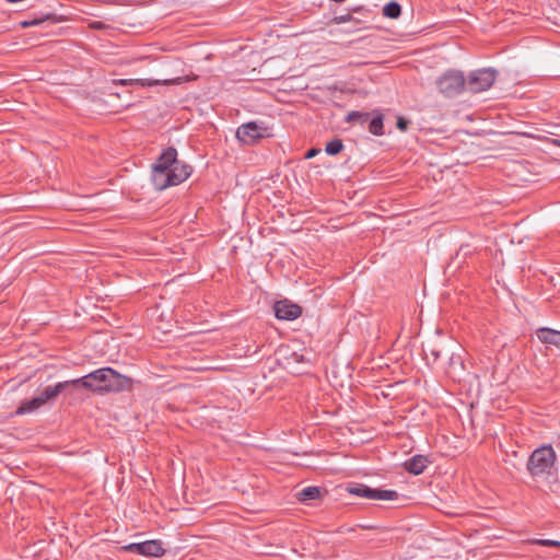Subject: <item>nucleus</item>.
I'll use <instances>...</instances> for the list:
<instances>
[{
  "mask_svg": "<svg viewBox=\"0 0 560 560\" xmlns=\"http://www.w3.org/2000/svg\"><path fill=\"white\" fill-rule=\"evenodd\" d=\"M448 362L446 373L451 376L459 375L465 370L463 358L459 353L448 352Z\"/></svg>",
  "mask_w": 560,
  "mask_h": 560,
  "instance_id": "f3484780",
  "label": "nucleus"
},
{
  "mask_svg": "<svg viewBox=\"0 0 560 560\" xmlns=\"http://www.w3.org/2000/svg\"><path fill=\"white\" fill-rule=\"evenodd\" d=\"M410 125V121L406 119L402 116L397 117L396 127L401 131L406 132L408 130V127Z\"/></svg>",
  "mask_w": 560,
  "mask_h": 560,
  "instance_id": "bb28decb",
  "label": "nucleus"
},
{
  "mask_svg": "<svg viewBox=\"0 0 560 560\" xmlns=\"http://www.w3.org/2000/svg\"><path fill=\"white\" fill-rule=\"evenodd\" d=\"M355 22V23H360L362 20L361 19H358V18H354L351 12H350V9L348 10V12L343 13V14H339V15H335L332 18V23L334 24H343V23H347V22Z\"/></svg>",
  "mask_w": 560,
  "mask_h": 560,
  "instance_id": "b1692460",
  "label": "nucleus"
},
{
  "mask_svg": "<svg viewBox=\"0 0 560 560\" xmlns=\"http://www.w3.org/2000/svg\"><path fill=\"white\" fill-rule=\"evenodd\" d=\"M327 494V490L317 487V486H308L301 491L296 492L295 498L299 502L307 503L314 500H320Z\"/></svg>",
  "mask_w": 560,
  "mask_h": 560,
  "instance_id": "ddd939ff",
  "label": "nucleus"
},
{
  "mask_svg": "<svg viewBox=\"0 0 560 560\" xmlns=\"http://www.w3.org/2000/svg\"><path fill=\"white\" fill-rule=\"evenodd\" d=\"M536 545L544 546V547H556L560 548V541L553 540V539H537L535 540Z\"/></svg>",
  "mask_w": 560,
  "mask_h": 560,
  "instance_id": "393cba45",
  "label": "nucleus"
},
{
  "mask_svg": "<svg viewBox=\"0 0 560 560\" xmlns=\"http://www.w3.org/2000/svg\"><path fill=\"white\" fill-rule=\"evenodd\" d=\"M124 550L145 557H162L165 549L161 540H147L143 542H131L124 547Z\"/></svg>",
  "mask_w": 560,
  "mask_h": 560,
  "instance_id": "1a4fd4ad",
  "label": "nucleus"
},
{
  "mask_svg": "<svg viewBox=\"0 0 560 560\" xmlns=\"http://www.w3.org/2000/svg\"><path fill=\"white\" fill-rule=\"evenodd\" d=\"M371 115L372 114L368 112L352 110L347 114L345 121L348 124H359L364 126L365 124H369Z\"/></svg>",
  "mask_w": 560,
  "mask_h": 560,
  "instance_id": "aec40b11",
  "label": "nucleus"
},
{
  "mask_svg": "<svg viewBox=\"0 0 560 560\" xmlns=\"http://www.w3.org/2000/svg\"><path fill=\"white\" fill-rule=\"evenodd\" d=\"M498 75L492 68H483L471 71L466 79V89L471 93H480L490 89Z\"/></svg>",
  "mask_w": 560,
  "mask_h": 560,
  "instance_id": "39448f33",
  "label": "nucleus"
},
{
  "mask_svg": "<svg viewBox=\"0 0 560 560\" xmlns=\"http://www.w3.org/2000/svg\"><path fill=\"white\" fill-rule=\"evenodd\" d=\"M557 455L551 445H544L536 448L527 460V470L529 475L538 479H548L556 475Z\"/></svg>",
  "mask_w": 560,
  "mask_h": 560,
  "instance_id": "f03ea898",
  "label": "nucleus"
},
{
  "mask_svg": "<svg viewBox=\"0 0 560 560\" xmlns=\"http://www.w3.org/2000/svg\"><path fill=\"white\" fill-rule=\"evenodd\" d=\"M471 254H472V250L470 248V245L463 244V245H460L459 249L456 253V258L463 256V258L465 259L466 257L470 256Z\"/></svg>",
  "mask_w": 560,
  "mask_h": 560,
  "instance_id": "a878e982",
  "label": "nucleus"
},
{
  "mask_svg": "<svg viewBox=\"0 0 560 560\" xmlns=\"http://www.w3.org/2000/svg\"><path fill=\"white\" fill-rule=\"evenodd\" d=\"M401 14V7L396 1H390L383 8V15L388 19H398Z\"/></svg>",
  "mask_w": 560,
  "mask_h": 560,
  "instance_id": "4be33fe9",
  "label": "nucleus"
},
{
  "mask_svg": "<svg viewBox=\"0 0 560 560\" xmlns=\"http://www.w3.org/2000/svg\"><path fill=\"white\" fill-rule=\"evenodd\" d=\"M177 150L168 147L162 151L155 162L152 164L151 182L154 188L161 191L163 179L168 174L170 168L176 162Z\"/></svg>",
  "mask_w": 560,
  "mask_h": 560,
  "instance_id": "7ed1b4c3",
  "label": "nucleus"
},
{
  "mask_svg": "<svg viewBox=\"0 0 560 560\" xmlns=\"http://www.w3.org/2000/svg\"><path fill=\"white\" fill-rule=\"evenodd\" d=\"M288 360L292 361V362H295V363H303L306 361L305 357L301 353H298V352H292L289 357H288Z\"/></svg>",
  "mask_w": 560,
  "mask_h": 560,
  "instance_id": "c85d7f7f",
  "label": "nucleus"
},
{
  "mask_svg": "<svg viewBox=\"0 0 560 560\" xmlns=\"http://www.w3.org/2000/svg\"><path fill=\"white\" fill-rule=\"evenodd\" d=\"M536 336L541 343L551 345L560 349V331L548 327H540L536 330Z\"/></svg>",
  "mask_w": 560,
  "mask_h": 560,
  "instance_id": "dca6fc26",
  "label": "nucleus"
},
{
  "mask_svg": "<svg viewBox=\"0 0 560 560\" xmlns=\"http://www.w3.org/2000/svg\"><path fill=\"white\" fill-rule=\"evenodd\" d=\"M191 174H192V166L176 158V162L172 165V167L168 171V174L163 179L161 191L171 186H177V185L182 184Z\"/></svg>",
  "mask_w": 560,
  "mask_h": 560,
  "instance_id": "6e6552de",
  "label": "nucleus"
},
{
  "mask_svg": "<svg viewBox=\"0 0 560 560\" xmlns=\"http://www.w3.org/2000/svg\"><path fill=\"white\" fill-rule=\"evenodd\" d=\"M69 387H77L75 380L63 381L55 384L54 386H47L44 390L38 395V398L42 400V404L45 405L49 400H54Z\"/></svg>",
  "mask_w": 560,
  "mask_h": 560,
  "instance_id": "9b49d317",
  "label": "nucleus"
},
{
  "mask_svg": "<svg viewBox=\"0 0 560 560\" xmlns=\"http://www.w3.org/2000/svg\"><path fill=\"white\" fill-rule=\"evenodd\" d=\"M273 312L280 320H294L302 315V307L285 299L273 304Z\"/></svg>",
  "mask_w": 560,
  "mask_h": 560,
  "instance_id": "9d476101",
  "label": "nucleus"
},
{
  "mask_svg": "<svg viewBox=\"0 0 560 560\" xmlns=\"http://www.w3.org/2000/svg\"><path fill=\"white\" fill-rule=\"evenodd\" d=\"M178 82V79H174V80H151V79H118V80H113V84L114 85H139V86H142V88H145V86H155V85H160V84H163V85H171V84H174V83H177Z\"/></svg>",
  "mask_w": 560,
  "mask_h": 560,
  "instance_id": "f8f14e48",
  "label": "nucleus"
},
{
  "mask_svg": "<svg viewBox=\"0 0 560 560\" xmlns=\"http://www.w3.org/2000/svg\"><path fill=\"white\" fill-rule=\"evenodd\" d=\"M343 150L342 140L339 138H335L328 141L325 145V152L328 155H337Z\"/></svg>",
  "mask_w": 560,
  "mask_h": 560,
  "instance_id": "5701e85b",
  "label": "nucleus"
},
{
  "mask_svg": "<svg viewBox=\"0 0 560 560\" xmlns=\"http://www.w3.org/2000/svg\"><path fill=\"white\" fill-rule=\"evenodd\" d=\"M46 21H50V22H57V18L55 14L52 13H46V14H40L38 16H35L34 19H31V20H24V21H21L20 22V25L23 27V28H27V27H31V26H37V25H40L42 23L46 22Z\"/></svg>",
  "mask_w": 560,
  "mask_h": 560,
  "instance_id": "412c9836",
  "label": "nucleus"
},
{
  "mask_svg": "<svg viewBox=\"0 0 560 560\" xmlns=\"http://www.w3.org/2000/svg\"><path fill=\"white\" fill-rule=\"evenodd\" d=\"M42 406H44L42 404V400L38 398V396H36L33 397L32 399L22 401L21 405L15 410V413L19 416L32 413L38 410Z\"/></svg>",
  "mask_w": 560,
  "mask_h": 560,
  "instance_id": "6ab92c4d",
  "label": "nucleus"
},
{
  "mask_svg": "<svg viewBox=\"0 0 560 560\" xmlns=\"http://www.w3.org/2000/svg\"><path fill=\"white\" fill-rule=\"evenodd\" d=\"M318 152H319V150L312 148V149H310V150L305 153V159H312V158H314Z\"/></svg>",
  "mask_w": 560,
  "mask_h": 560,
  "instance_id": "c756f323",
  "label": "nucleus"
},
{
  "mask_svg": "<svg viewBox=\"0 0 560 560\" xmlns=\"http://www.w3.org/2000/svg\"><path fill=\"white\" fill-rule=\"evenodd\" d=\"M436 88L446 97H454L466 89V79L462 71L447 70L436 79Z\"/></svg>",
  "mask_w": 560,
  "mask_h": 560,
  "instance_id": "20e7f679",
  "label": "nucleus"
},
{
  "mask_svg": "<svg viewBox=\"0 0 560 560\" xmlns=\"http://www.w3.org/2000/svg\"><path fill=\"white\" fill-rule=\"evenodd\" d=\"M368 128L369 131L374 136H384V115L380 112H375L373 115H371Z\"/></svg>",
  "mask_w": 560,
  "mask_h": 560,
  "instance_id": "a211bd4d",
  "label": "nucleus"
},
{
  "mask_svg": "<svg viewBox=\"0 0 560 560\" xmlns=\"http://www.w3.org/2000/svg\"><path fill=\"white\" fill-rule=\"evenodd\" d=\"M347 491L357 497L366 498L370 500H396L399 494L395 490H382L371 488L364 483H352L347 487Z\"/></svg>",
  "mask_w": 560,
  "mask_h": 560,
  "instance_id": "0eeeda50",
  "label": "nucleus"
},
{
  "mask_svg": "<svg viewBox=\"0 0 560 560\" xmlns=\"http://www.w3.org/2000/svg\"><path fill=\"white\" fill-rule=\"evenodd\" d=\"M423 357L429 365H434L442 354L447 353V349L439 343H428L422 348Z\"/></svg>",
  "mask_w": 560,
  "mask_h": 560,
  "instance_id": "4468645a",
  "label": "nucleus"
},
{
  "mask_svg": "<svg viewBox=\"0 0 560 560\" xmlns=\"http://www.w3.org/2000/svg\"><path fill=\"white\" fill-rule=\"evenodd\" d=\"M268 136V128L257 121L243 124L236 130V139L247 145H253Z\"/></svg>",
  "mask_w": 560,
  "mask_h": 560,
  "instance_id": "423d86ee",
  "label": "nucleus"
},
{
  "mask_svg": "<svg viewBox=\"0 0 560 560\" xmlns=\"http://www.w3.org/2000/svg\"><path fill=\"white\" fill-rule=\"evenodd\" d=\"M555 143L560 148V140H556Z\"/></svg>",
  "mask_w": 560,
  "mask_h": 560,
  "instance_id": "7c9ffc66",
  "label": "nucleus"
},
{
  "mask_svg": "<svg viewBox=\"0 0 560 560\" xmlns=\"http://www.w3.org/2000/svg\"><path fill=\"white\" fill-rule=\"evenodd\" d=\"M75 385L95 393H119L130 390L133 380L112 368H101L75 378Z\"/></svg>",
  "mask_w": 560,
  "mask_h": 560,
  "instance_id": "f257e3e1",
  "label": "nucleus"
},
{
  "mask_svg": "<svg viewBox=\"0 0 560 560\" xmlns=\"http://www.w3.org/2000/svg\"><path fill=\"white\" fill-rule=\"evenodd\" d=\"M350 12L351 14L353 15L354 13H358L360 14L362 18H366L369 14H370V10L369 9H365L364 7L362 5H357V7H352L350 9Z\"/></svg>",
  "mask_w": 560,
  "mask_h": 560,
  "instance_id": "cd10ccee",
  "label": "nucleus"
},
{
  "mask_svg": "<svg viewBox=\"0 0 560 560\" xmlns=\"http://www.w3.org/2000/svg\"><path fill=\"white\" fill-rule=\"evenodd\" d=\"M428 464L429 459L427 456L417 454L413 455L411 458L407 459L402 466L409 474L417 476L424 471Z\"/></svg>",
  "mask_w": 560,
  "mask_h": 560,
  "instance_id": "2eb2a0df",
  "label": "nucleus"
}]
</instances>
